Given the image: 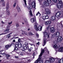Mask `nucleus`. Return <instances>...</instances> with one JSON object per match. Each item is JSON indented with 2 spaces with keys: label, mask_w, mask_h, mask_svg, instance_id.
Returning <instances> with one entry per match:
<instances>
[{
  "label": "nucleus",
  "mask_w": 63,
  "mask_h": 63,
  "mask_svg": "<svg viewBox=\"0 0 63 63\" xmlns=\"http://www.w3.org/2000/svg\"><path fill=\"white\" fill-rule=\"evenodd\" d=\"M42 8L41 9V10L42 11H44L45 10V11L46 13L47 12H48V11H49V9L48 8L45 9V8Z\"/></svg>",
  "instance_id": "9d476101"
},
{
  "label": "nucleus",
  "mask_w": 63,
  "mask_h": 63,
  "mask_svg": "<svg viewBox=\"0 0 63 63\" xmlns=\"http://www.w3.org/2000/svg\"><path fill=\"white\" fill-rule=\"evenodd\" d=\"M22 35H24V34H26V35H28V36H30L31 35H32V33H31V32H29V33H27V32H25L24 33H22Z\"/></svg>",
  "instance_id": "6e6552de"
},
{
  "label": "nucleus",
  "mask_w": 63,
  "mask_h": 63,
  "mask_svg": "<svg viewBox=\"0 0 63 63\" xmlns=\"http://www.w3.org/2000/svg\"><path fill=\"white\" fill-rule=\"evenodd\" d=\"M46 16H44L43 17V20H45L46 19Z\"/></svg>",
  "instance_id": "4c0bfd02"
},
{
  "label": "nucleus",
  "mask_w": 63,
  "mask_h": 63,
  "mask_svg": "<svg viewBox=\"0 0 63 63\" xmlns=\"http://www.w3.org/2000/svg\"><path fill=\"white\" fill-rule=\"evenodd\" d=\"M18 47H15L14 51H16V50H18Z\"/></svg>",
  "instance_id": "bb28decb"
},
{
  "label": "nucleus",
  "mask_w": 63,
  "mask_h": 63,
  "mask_svg": "<svg viewBox=\"0 0 63 63\" xmlns=\"http://www.w3.org/2000/svg\"><path fill=\"white\" fill-rule=\"evenodd\" d=\"M59 27H60V28H61V29L62 28H63V25H62V24H60L59 26Z\"/></svg>",
  "instance_id": "b1692460"
},
{
  "label": "nucleus",
  "mask_w": 63,
  "mask_h": 63,
  "mask_svg": "<svg viewBox=\"0 0 63 63\" xmlns=\"http://www.w3.org/2000/svg\"><path fill=\"white\" fill-rule=\"evenodd\" d=\"M7 33V32H5V33H2L1 34H0V35H4V34H6Z\"/></svg>",
  "instance_id": "37998d69"
},
{
  "label": "nucleus",
  "mask_w": 63,
  "mask_h": 63,
  "mask_svg": "<svg viewBox=\"0 0 63 63\" xmlns=\"http://www.w3.org/2000/svg\"><path fill=\"white\" fill-rule=\"evenodd\" d=\"M9 3L8 2L6 3V13L8 14V15H10V13L9 12V11H8V10L9 9Z\"/></svg>",
  "instance_id": "20e7f679"
},
{
  "label": "nucleus",
  "mask_w": 63,
  "mask_h": 63,
  "mask_svg": "<svg viewBox=\"0 0 63 63\" xmlns=\"http://www.w3.org/2000/svg\"><path fill=\"white\" fill-rule=\"evenodd\" d=\"M58 4H61V5H62V4H63V3H62V1H59V3H58Z\"/></svg>",
  "instance_id": "c85d7f7f"
},
{
  "label": "nucleus",
  "mask_w": 63,
  "mask_h": 63,
  "mask_svg": "<svg viewBox=\"0 0 63 63\" xmlns=\"http://www.w3.org/2000/svg\"><path fill=\"white\" fill-rule=\"evenodd\" d=\"M58 62L59 63H63V59H60Z\"/></svg>",
  "instance_id": "412c9836"
},
{
  "label": "nucleus",
  "mask_w": 63,
  "mask_h": 63,
  "mask_svg": "<svg viewBox=\"0 0 63 63\" xmlns=\"http://www.w3.org/2000/svg\"><path fill=\"white\" fill-rule=\"evenodd\" d=\"M46 14H50V12L49 11H48L47 12H46Z\"/></svg>",
  "instance_id": "e433bc0d"
},
{
  "label": "nucleus",
  "mask_w": 63,
  "mask_h": 63,
  "mask_svg": "<svg viewBox=\"0 0 63 63\" xmlns=\"http://www.w3.org/2000/svg\"><path fill=\"white\" fill-rule=\"evenodd\" d=\"M60 32H57L56 33L55 36L56 37H58L59 36Z\"/></svg>",
  "instance_id": "aec40b11"
},
{
  "label": "nucleus",
  "mask_w": 63,
  "mask_h": 63,
  "mask_svg": "<svg viewBox=\"0 0 63 63\" xmlns=\"http://www.w3.org/2000/svg\"><path fill=\"white\" fill-rule=\"evenodd\" d=\"M55 30L54 28V27L51 28L50 29V31L51 32H55Z\"/></svg>",
  "instance_id": "6ab92c4d"
},
{
  "label": "nucleus",
  "mask_w": 63,
  "mask_h": 63,
  "mask_svg": "<svg viewBox=\"0 0 63 63\" xmlns=\"http://www.w3.org/2000/svg\"><path fill=\"white\" fill-rule=\"evenodd\" d=\"M48 34H47V35H48L47 37H48V38H49V36L50 35V32H48Z\"/></svg>",
  "instance_id": "c03bdc74"
},
{
  "label": "nucleus",
  "mask_w": 63,
  "mask_h": 63,
  "mask_svg": "<svg viewBox=\"0 0 63 63\" xmlns=\"http://www.w3.org/2000/svg\"><path fill=\"white\" fill-rule=\"evenodd\" d=\"M29 51L30 52L31 51V49H28Z\"/></svg>",
  "instance_id": "774afa93"
},
{
  "label": "nucleus",
  "mask_w": 63,
  "mask_h": 63,
  "mask_svg": "<svg viewBox=\"0 0 63 63\" xmlns=\"http://www.w3.org/2000/svg\"><path fill=\"white\" fill-rule=\"evenodd\" d=\"M45 63H50V61L47 60L45 62Z\"/></svg>",
  "instance_id": "c9c22d12"
},
{
  "label": "nucleus",
  "mask_w": 63,
  "mask_h": 63,
  "mask_svg": "<svg viewBox=\"0 0 63 63\" xmlns=\"http://www.w3.org/2000/svg\"><path fill=\"white\" fill-rule=\"evenodd\" d=\"M24 4H23V5L25 8H27V4H26V0H24Z\"/></svg>",
  "instance_id": "4468645a"
},
{
  "label": "nucleus",
  "mask_w": 63,
  "mask_h": 63,
  "mask_svg": "<svg viewBox=\"0 0 63 63\" xmlns=\"http://www.w3.org/2000/svg\"><path fill=\"white\" fill-rule=\"evenodd\" d=\"M58 49L59 51V52H63V47H61L60 45H58Z\"/></svg>",
  "instance_id": "39448f33"
},
{
  "label": "nucleus",
  "mask_w": 63,
  "mask_h": 63,
  "mask_svg": "<svg viewBox=\"0 0 63 63\" xmlns=\"http://www.w3.org/2000/svg\"><path fill=\"white\" fill-rule=\"evenodd\" d=\"M48 32H44V39H47L46 38V37L47 36V34H48Z\"/></svg>",
  "instance_id": "1a4fd4ad"
},
{
  "label": "nucleus",
  "mask_w": 63,
  "mask_h": 63,
  "mask_svg": "<svg viewBox=\"0 0 63 63\" xmlns=\"http://www.w3.org/2000/svg\"><path fill=\"white\" fill-rule=\"evenodd\" d=\"M25 46H28V43L27 42H26L25 43Z\"/></svg>",
  "instance_id": "473e14b6"
},
{
  "label": "nucleus",
  "mask_w": 63,
  "mask_h": 63,
  "mask_svg": "<svg viewBox=\"0 0 63 63\" xmlns=\"http://www.w3.org/2000/svg\"><path fill=\"white\" fill-rule=\"evenodd\" d=\"M37 45H39V44H40V42H38V43H37Z\"/></svg>",
  "instance_id": "680f3d73"
},
{
  "label": "nucleus",
  "mask_w": 63,
  "mask_h": 63,
  "mask_svg": "<svg viewBox=\"0 0 63 63\" xmlns=\"http://www.w3.org/2000/svg\"><path fill=\"white\" fill-rule=\"evenodd\" d=\"M49 28H50V26H49L47 27V29H48H48H49Z\"/></svg>",
  "instance_id": "a18cd8bd"
},
{
  "label": "nucleus",
  "mask_w": 63,
  "mask_h": 63,
  "mask_svg": "<svg viewBox=\"0 0 63 63\" xmlns=\"http://www.w3.org/2000/svg\"><path fill=\"white\" fill-rule=\"evenodd\" d=\"M2 54H3V55H6V54L5 53H3Z\"/></svg>",
  "instance_id": "4d7b16f0"
},
{
  "label": "nucleus",
  "mask_w": 63,
  "mask_h": 63,
  "mask_svg": "<svg viewBox=\"0 0 63 63\" xmlns=\"http://www.w3.org/2000/svg\"><path fill=\"white\" fill-rule=\"evenodd\" d=\"M31 4L33 8H36V3L35 2H33L31 3Z\"/></svg>",
  "instance_id": "9b49d317"
},
{
  "label": "nucleus",
  "mask_w": 63,
  "mask_h": 63,
  "mask_svg": "<svg viewBox=\"0 0 63 63\" xmlns=\"http://www.w3.org/2000/svg\"><path fill=\"white\" fill-rule=\"evenodd\" d=\"M25 22L26 23H28V22H27V20H26L25 21Z\"/></svg>",
  "instance_id": "864d4df0"
},
{
  "label": "nucleus",
  "mask_w": 63,
  "mask_h": 63,
  "mask_svg": "<svg viewBox=\"0 0 63 63\" xmlns=\"http://www.w3.org/2000/svg\"><path fill=\"white\" fill-rule=\"evenodd\" d=\"M38 15H39L40 16H41V14L40 13V12H38L36 15V16H38Z\"/></svg>",
  "instance_id": "cd10ccee"
},
{
  "label": "nucleus",
  "mask_w": 63,
  "mask_h": 63,
  "mask_svg": "<svg viewBox=\"0 0 63 63\" xmlns=\"http://www.w3.org/2000/svg\"><path fill=\"white\" fill-rule=\"evenodd\" d=\"M13 43H12L11 45H6L5 47L6 48H7V49H8L10 47H11V46L12 45H13Z\"/></svg>",
  "instance_id": "f8f14e48"
},
{
  "label": "nucleus",
  "mask_w": 63,
  "mask_h": 63,
  "mask_svg": "<svg viewBox=\"0 0 63 63\" xmlns=\"http://www.w3.org/2000/svg\"><path fill=\"white\" fill-rule=\"evenodd\" d=\"M29 45H31V46H33V44H32L29 43Z\"/></svg>",
  "instance_id": "e2e57ef3"
},
{
  "label": "nucleus",
  "mask_w": 63,
  "mask_h": 63,
  "mask_svg": "<svg viewBox=\"0 0 63 63\" xmlns=\"http://www.w3.org/2000/svg\"><path fill=\"white\" fill-rule=\"evenodd\" d=\"M53 47L54 48H57L58 49V47L57 46V45L56 44L54 45V46Z\"/></svg>",
  "instance_id": "a878e982"
},
{
  "label": "nucleus",
  "mask_w": 63,
  "mask_h": 63,
  "mask_svg": "<svg viewBox=\"0 0 63 63\" xmlns=\"http://www.w3.org/2000/svg\"><path fill=\"white\" fill-rule=\"evenodd\" d=\"M43 1V0H39V1L40 2H41L42 1Z\"/></svg>",
  "instance_id": "0e129e2a"
},
{
  "label": "nucleus",
  "mask_w": 63,
  "mask_h": 63,
  "mask_svg": "<svg viewBox=\"0 0 63 63\" xmlns=\"http://www.w3.org/2000/svg\"><path fill=\"white\" fill-rule=\"evenodd\" d=\"M13 22V21H11L10 22H8V24L9 25H10V24H12V23Z\"/></svg>",
  "instance_id": "79ce46f5"
},
{
  "label": "nucleus",
  "mask_w": 63,
  "mask_h": 63,
  "mask_svg": "<svg viewBox=\"0 0 63 63\" xmlns=\"http://www.w3.org/2000/svg\"><path fill=\"white\" fill-rule=\"evenodd\" d=\"M15 46V47H18V45L16 43L14 45Z\"/></svg>",
  "instance_id": "a19ab883"
},
{
  "label": "nucleus",
  "mask_w": 63,
  "mask_h": 63,
  "mask_svg": "<svg viewBox=\"0 0 63 63\" xmlns=\"http://www.w3.org/2000/svg\"><path fill=\"white\" fill-rule=\"evenodd\" d=\"M47 1L49 3H51V1L50 0H47Z\"/></svg>",
  "instance_id": "58836bf2"
},
{
  "label": "nucleus",
  "mask_w": 63,
  "mask_h": 63,
  "mask_svg": "<svg viewBox=\"0 0 63 63\" xmlns=\"http://www.w3.org/2000/svg\"><path fill=\"white\" fill-rule=\"evenodd\" d=\"M62 40V37L61 36H59L57 39V41L58 42L61 43Z\"/></svg>",
  "instance_id": "0eeeda50"
},
{
  "label": "nucleus",
  "mask_w": 63,
  "mask_h": 63,
  "mask_svg": "<svg viewBox=\"0 0 63 63\" xmlns=\"http://www.w3.org/2000/svg\"><path fill=\"white\" fill-rule=\"evenodd\" d=\"M6 57H10V55H6Z\"/></svg>",
  "instance_id": "8fccbe9b"
},
{
  "label": "nucleus",
  "mask_w": 63,
  "mask_h": 63,
  "mask_svg": "<svg viewBox=\"0 0 63 63\" xmlns=\"http://www.w3.org/2000/svg\"><path fill=\"white\" fill-rule=\"evenodd\" d=\"M7 28H10V26H9V25H7Z\"/></svg>",
  "instance_id": "bf43d9fd"
},
{
  "label": "nucleus",
  "mask_w": 63,
  "mask_h": 63,
  "mask_svg": "<svg viewBox=\"0 0 63 63\" xmlns=\"http://www.w3.org/2000/svg\"><path fill=\"white\" fill-rule=\"evenodd\" d=\"M0 2L2 3V6L3 7H5V4L4 0H1L0 1Z\"/></svg>",
  "instance_id": "2eb2a0df"
},
{
  "label": "nucleus",
  "mask_w": 63,
  "mask_h": 63,
  "mask_svg": "<svg viewBox=\"0 0 63 63\" xmlns=\"http://www.w3.org/2000/svg\"><path fill=\"white\" fill-rule=\"evenodd\" d=\"M29 13L30 16H33V15H32V11H29Z\"/></svg>",
  "instance_id": "2f4dec72"
},
{
  "label": "nucleus",
  "mask_w": 63,
  "mask_h": 63,
  "mask_svg": "<svg viewBox=\"0 0 63 63\" xmlns=\"http://www.w3.org/2000/svg\"><path fill=\"white\" fill-rule=\"evenodd\" d=\"M15 58H18V56L15 57Z\"/></svg>",
  "instance_id": "69168bd1"
},
{
  "label": "nucleus",
  "mask_w": 63,
  "mask_h": 63,
  "mask_svg": "<svg viewBox=\"0 0 63 63\" xmlns=\"http://www.w3.org/2000/svg\"><path fill=\"white\" fill-rule=\"evenodd\" d=\"M48 18V16H46V19H47Z\"/></svg>",
  "instance_id": "603ef678"
},
{
  "label": "nucleus",
  "mask_w": 63,
  "mask_h": 63,
  "mask_svg": "<svg viewBox=\"0 0 63 63\" xmlns=\"http://www.w3.org/2000/svg\"><path fill=\"white\" fill-rule=\"evenodd\" d=\"M12 33H10L9 34L7 35V37L8 38H9L10 37H11V36L10 35H11V34Z\"/></svg>",
  "instance_id": "393cba45"
},
{
  "label": "nucleus",
  "mask_w": 63,
  "mask_h": 63,
  "mask_svg": "<svg viewBox=\"0 0 63 63\" xmlns=\"http://www.w3.org/2000/svg\"><path fill=\"white\" fill-rule=\"evenodd\" d=\"M61 15V12L58 11L56 13V17L58 19H59L60 18V15Z\"/></svg>",
  "instance_id": "7ed1b4c3"
},
{
  "label": "nucleus",
  "mask_w": 63,
  "mask_h": 63,
  "mask_svg": "<svg viewBox=\"0 0 63 63\" xmlns=\"http://www.w3.org/2000/svg\"><path fill=\"white\" fill-rule=\"evenodd\" d=\"M16 25L17 27H18V26H19V25L18 23L16 24Z\"/></svg>",
  "instance_id": "49530a36"
},
{
  "label": "nucleus",
  "mask_w": 63,
  "mask_h": 63,
  "mask_svg": "<svg viewBox=\"0 0 63 63\" xmlns=\"http://www.w3.org/2000/svg\"><path fill=\"white\" fill-rule=\"evenodd\" d=\"M44 52L45 50H44V49H43L42 50V52L40 54L39 56V58H38V59L35 62V63H38L39 61H40V60H41V58H40V57H41V56L42 55V54H43V53H44Z\"/></svg>",
  "instance_id": "f03ea898"
},
{
  "label": "nucleus",
  "mask_w": 63,
  "mask_h": 63,
  "mask_svg": "<svg viewBox=\"0 0 63 63\" xmlns=\"http://www.w3.org/2000/svg\"><path fill=\"white\" fill-rule=\"evenodd\" d=\"M55 34H54L52 35V37H53V38L54 37H55Z\"/></svg>",
  "instance_id": "6e6d98bb"
},
{
  "label": "nucleus",
  "mask_w": 63,
  "mask_h": 63,
  "mask_svg": "<svg viewBox=\"0 0 63 63\" xmlns=\"http://www.w3.org/2000/svg\"><path fill=\"white\" fill-rule=\"evenodd\" d=\"M18 42H21V40L20 39H19L18 40Z\"/></svg>",
  "instance_id": "5fc2aeb1"
},
{
  "label": "nucleus",
  "mask_w": 63,
  "mask_h": 63,
  "mask_svg": "<svg viewBox=\"0 0 63 63\" xmlns=\"http://www.w3.org/2000/svg\"><path fill=\"white\" fill-rule=\"evenodd\" d=\"M50 19L52 21H54L55 20V17L54 16H52L50 18Z\"/></svg>",
  "instance_id": "dca6fc26"
},
{
  "label": "nucleus",
  "mask_w": 63,
  "mask_h": 63,
  "mask_svg": "<svg viewBox=\"0 0 63 63\" xmlns=\"http://www.w3.org/2000/svg\"><path fill=\"white\" fill-rule=\"evenodd\" d=\"M38 63H43V61L42 60H41L39 61Z\"/></svg>",
  "instance_id": "f704fd0d"
},
{
  "label": "nucleus",
  "mask_w": 63,
  "mask_h": 63,
  "mask_svg": "<svg viewBox=\"0 0 63 63\" xmlns=\"http://www.w3.org/2000/svg\"><path fill=\"white\" fill-rule=\"evenodd\" d=\"M49 60L51 62H53L54 61V59L52 58H50L49 59Z\"/></svg>",
  "instance_id": "a211bd4d"
},
{
  "label": "nucleus",
  "mask_w": 63,
  "mask_h": 63,
  "mask_svg": "<svg viewBox=\"0 0 63 63\" xmlns=\"http://www.w3.org/2000/svg\"><path fill=\"white\" fill-rule=\"evenodd\" d=\"M17 10L18 12H19L20 11V8L19 7H18L17 8Z\"/></svg>",
  "instance_id": "7c9ffc66"
},
{
  "label": "nucleus",
  "mask_w": 63,
  "mask_h": 63,
  "mask_svg": "<svg viewBox=\"0 0 63 63\" xmlns=\"http://www.w3.org/2000/svg\"><path fill=\"white\" fill-rule=\"evenodd\" d=\"M49 29H48H48H47V30L45 31V32H47V31H49Z\"/></svg>",
  "instance_id": "13d9d810"
},
{
  "label": "nucleus",
  "mask_w": 63,
  "mask_h": 63,
  "mask_svg": "<svg viewBox=\"0 0 63 63\" xmlns=\"http://www.w3.org/2000/svg\"><path fill=\"white\" fill-rule=\"evenodd\" d=\"M48 5H49V3L45 1L44 3V5H42V8H43L44 9L46 7V6H48Z\"/></svg>",
  "instance_id": "423d86ee"
},
{
  "label": "nucleus",
  "mask_w": 63,
  "mask_h": 63,
  "mask_svg": "<svg viewBox=\"0 0 63 63\" xmlns=\"http://www.w3.org/2000/svg\"><path fill=\"white\" fill-rule=\"evenodd\" d=\"M57 8L59 9H60L61 8H62V5H61V4H60L59 3H58L57 6Z\"/></svg>",
  "instance_id": "ddd939ff"
},
{
  "label": "nucleus",
  "mask_w": 63,
  "mask_h": 63,
  "mask_svg": "<svg viewBox=\"0 0 63 63\" xmlns=\"http://www.w3.org/2000/svg\"><path fill=\"white\" fill-rule=\"evenodd\" d=\"M34 17L31 19V22L32 23H33V25L34 27L35 28L36 31H41L42 29V27L41 26H39L38 27L37 26L38 24L37 23V22L36 21V17L33 16Z\"/></svg>",
  "instance_id": "f257e3e1"
},
{
  "label": "nucleus",
  "mask_w": 63,
  "mask_h": 63,
  "mask_svg": "<svg viewBox=\"0 0 63 63\" xmlns=\"http://www.w3.org/2000/svg\"><path fill=\"white\" fill-rule=\"evenodd\" d=\"M36 35L37 36V38H38L39 37V34H38V33H37L36 34Z\"/></svg>",
  "instance_id": "3c124183"
},
{
  "label": "nucleus",
  "mask_w": 63,
  "mask_h": 63,
  "mask_svg": "<svg viewBox=\"0 0 63 63\" xmlns=\"http://www.w3.org/2000/svg\"><path fill=\"white\" fill-rule=\"evenodd\" d=\"M51 23V22L50 21H48L45 22V24L46 25H49Z\"/></svg>",
  "instance_id": "f3484780"
},
{
  "label": "nucleus",
  "mask_w": 63,
  "mask_h": 63,
  "mask_svg": "<svg viewBox=\"0 0 63 63\" xmlns=\"http://www.w3.org/2000/svg\"><path fill=\"white\" fill-rule=\"evenodd\" d=\"M33 58H34V55H35V53H33Z\"/></svg>",
  "instance_id": "338daca9"
},
{
  "label": "nucleus",
  "mask_w": 63,
  "mask_h": 63,
  "mask_svg": "<svg viewBox=\"0 0 63 63\" xmlns=\"http://www.w3.org/2000/svg\"><path fill=\"white\" fill-rule=\"evenodd\" d=\"M9 29H7L5 31V32H8L9 31Z\"/></svg>",
  "instance_id": "de8ad7c7"
},
{
  "label": "nucleus",
  "mask_w": 63,
  "mask_h": 63,
  "mask_svg": "<svg viewBox=\"0 0 63 63\" xmlns=\"http://www.w3.org/2000/svg\"><path fill=\"white\" fill-rule=\"evenodd\" d=\"M27 60H28V63L30 62V59Z\"/></svg>",
  "instance_id": "052dcab7"
},
{
  "label": "nucleus",
  "mask_w": 63,
  "mask_h": 63,
  "mask_svg": "<svg viewBox=\"0 0 63 63\" xmlns=\"http://www.w3.org/2000/svg\"><path fill=\"white\" fill-rule=\"evenodd\" d=\"M47 39H44V44H45L44 45H46V41H47Z\"/></svg>",
  "instance_id": "c756f323"
},
{
  "label": "nucleus",
  "mask_w": 63,
  "mask_h": 63,
  "mask_svg": "<svg viewBox=\"0 0 63 63\" xmlns=\"http://www.w3.org/2000/svg\"><path fill=\"white\" fill-rule=\"evenodd\" d=\"M22 46V45L21 44H19L18 45V47H19L20 48V47H21Z\"/></svg>",
  "instance_id": "72a5a7b5"
},
{
  "label": "nucleus",
  "mask_w": 63,
  "mask_h": 63,
  "mask_svg": "<svg viewBox=\"0 0 63 63\" xmlns=\"http://www.w3.org/2000/svg\"><path fill=\"white\" fill-rule=\"evenodd\" d=\"M52 1H53V2H57V0H52Z\"/></svg>",
  "instance_id": "09e8293b"
},
{
  "label": "nucleus",
  "mask_w": 63,
  "mask_h": 63,
  "mask_svg": "<svg viewBox=\"0 0 63 63\" xmlns=\"http://www.w3.org/2000/svg\"><path fill=\"white\" fill-rule=\"evenodd\" d=\"M27 7L28 8L29 10H31L32 9V7L30 5L29 6H28Z\"/></svg>",
  "instance_id": "5701e85b"
},
{
  "label": "nucleus",
  "mask_w": 63,
  "mask_h": 63,
  "mask_svg": "<svg viewBox=\"0 0 63 63\" xmlns=\"http://www.w3.org/2000/svg\"><path fill=\"white\" fill-rule=\"evenodd\" d=\"M16 3H15L14 4L13 6V8H15L16 7Z\"/></svg>",
  "instance_id": "ea45409f"
},
{
  "label": "nucleus",
  "mask_w": 63,
  "mask_h": 63,
  "mask_svg": "<svg viewBox=\"0 0 63 63\" xmlns=\"http://www.w3.org/2000/svg\"><path fill=\"white\" fill-rule=\"evenodd\" d=\"M29 46H28L27 47L24 46L23 47V49H28L29 48Z\"/></svg>",
  "instance_id": "4be33fe9"
}]
</instances>
